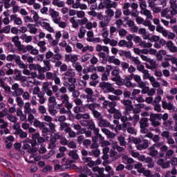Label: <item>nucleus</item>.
Masks as SVG:
<instances>
[{"mask_svg": "<svg viewBox=\"0 0 177 177\" xmlns=\"http://www.w3.org/2000/svg\"><path fill=\"white\" fill-rule=\"evenodd\" d=\"M144 48H151L153 46V44L151 43H146V41H142L140 43Z\"/></svg>", "mask_w": 177, "mask_h": 177, "instance_id": "obj_37", "label": "nucleus"}, {"mask_svg": "<svg viewBox=\"0 0 177 177\" xmlns=\"http://www.w3.org/2000/svg\"><path fill=\"white\" fill-rule=\"evenodd\" d=\"M148 63H149V64L151 66V67H152V68H153V70L157 69V65L156 64V60L149 59V61H148Z\"/></svg>", "mask_w": 177, "mask_h": 177, "instance_id": "obj_24", "label": "nucleus"}, {"mask_svg": "<svg viewBox=\"0 0 177 177\" xmlns=\"http://www.w3.org/2000/svg\"><path fill=\"white\" fill-rule=\"evenodd\" d=\"M115 24H116L118 28H121V26H122V24H124V22L122 21V19H118L115 21Z\"/></svg>", "mask_w": 177, "mask_h": 177, "instance_id": "obj_42", "label": "nucleus"}, {"mask_svg": "<svg viewBox=\"0 0 177 177\" xmlns=\"http://www.w3.org/2000/svg\"><path fill=\"white\" fill-rule=\"evenodd\" d=\"M86 41H88V42H100V37H96L94 39L92 38H86Z\"/></svg>", "mask_w": 177, "mask_h": 177, "instance_id": "obj_32", "label": "nucleus"}, {"mask_svg": "<svg viewBox=\"0 0 177 177\" xmlns=\"http://www.w3.org/2000/svg\"><path fill=\"white\" fill-rule=\"evenodd\" d=\"M104 5L106 9H111V8H113L111 0H104Z\"/></svg>", "mask_w": 177, "mask_h": 177, "instance_id": "obj_14", "label": "nucleus"}, {"mask_svg": "<svg viewBox=\"0 0 177 177\" xmlns=\"http://www.w3.org/2000/svg\"><path fill=\"white\" fill-rule=\"evenodd\" d=\"M78 60V57L76 55H71V63H75Z\"/></svg>", "mask_w": 177, "mask_h": 177, "instance_id": "obj_53", "label": "nucleus"}, {"mask_svg": "<svg viewBox=\"0 0 177 177\" xmlns=\"http://www.w3.org/2000/svg\"><path fill=\"white\" fill-rule=\"evenodd\" d=\"M48 106V111L50 115H52V117H55V115L57 114V110L55 109L56 106H57V102L50 104Z\"/></svg>", "mask_w": 177, "mask_h": 177, "instance_id": "obj_2", "label": "nucleus"}, {"mask_svg": "<svg viewBox=\"0 0 177 177\" xmlns=\"http://www.w3.org/2000/svg\"><path fill=\"white\" fill-rule=\"evenodd\" d=\"M24 91L21 88H19L16 91H15V96H21L23 95V93Z\"/></svg>", "mask_w": 177, "mask_h": 177, "instance_id": "obj_28", "label": "nucleus"}, {"mask_svg": "<svg viewBox=\"0 0 177 177\" xmlns=\"http://www.w3.org/2000/svg\"><path fill=\"white\" fill-rule=\"evenodd\" d=\"M142 145L144 149H147V147H149V140H143V142Z\"/></svg>", "mask_w": 177, "mask_h": 177, "instance_id": "obj_61", "label": "nucleus"}, {"mask_svg": "<svg viewBox=\"0 0 177 177\" xmlns=\"http://www.w3.org/2000/svg\"><path fill=\"white\" fill-rule=\"evenodd\" d=\"M143 174H144L145 176L151 177V171L149 169L145 170Z\"/></svg>", "mask_w": 177, "mask_h": 177, "instance_id": "obj_56", "label": "nucleus"}, {"mask_svg": "<svg viewBox=\"0 0 177 177\" xmlns=\"http://www.w3.org/2000/svg\"><path fill=\"white\" fill-rule=\"evenodd\" d=\"M59 114H68L69 118H74V115H73V113H71V111H67L66 110V108H62L59 111Z\"/></svg>", "mask_w": 177, "mask_h": 177, "instance_id": "obj_10", "label": "nucleus"}, {"mask_svg": "<svg viewBox=\"0 0 177 177\" xmlns=\"http://www.w3.org/2000/svg\"><path fill=\"white\" fill-rule=\"evenodd\" d=\"M91 59V54H86L82 56V62L85 63V62H88Z\"/></svg>", "mask_w": 177, "mask_h": 177, "instance_id": "obj_25", "label": "nucleus"}, {"mask_svg": "<svg viewBox=\"0 0 177 177\" xmlns=\"http://www.w3.org/2000/svg\"><path fill=\"white\" fill-rule=\"evenodd\" d=\"M48 103H50V104L56 103V97H50L48 98Z\"/></svg>", "mask_w": 177, "mask_h": 177, "instance_id": "obj_60", "label": "nucleus"}, {"mask_svg": "<svg viewBox=\"0 0 177 177\" xmlns=\"http://www.w3.org/2000/svg\"><path fill=\"white\" fill-rule=\"evenodd\" d=\"M127 44H128V41H127V40L122 39L119 41L118 46H120V47L125 46V45H127Z\"/></svg>", "mask_w": 177, "mask_h": 177, "instance_id": "obj_43", "label": "nucleus"}, {"mask_svg": "<svg viewBox=\"0 0 177 177\" xmlns=\"http://www.w3.org/2000/svg\"><path fill=\"white\" fill-rule=\"evenodd\" d=\"M158 165H160L162 168V169H167V168H169L171 165H169V161L165 162L164 159H159L157 162Z\"/></svg>", "mask_w": 177, "mask_h": 177, "instance_id": "obj_3", "label": "nucleus"}, {"mask_svg": "<svg viewBox=\"0 0 177 177\" xmlns=\"http://www.w3.org/2000/svg\"><path fill=\"white\" fill-rule=\"evenodd\" d=\"M127 33L128 32L127 31V30L124 28H122L121 30L119 31L120 37H125V35H127Z\"/></svg>", "mask_w": 177, "mask_h": 177, "instance_id": "obj_38", "label": "nucleus"}, {"mask_svg": "<svg viewBox=\"0 0 177 177\" xmlns=\"http://www.w3.org/2000/svg\"><path fill=\"white\" fill-rule=\"evenodd\" d=\"M91 64H97V62H99V60L97 59V58L96 57H93L92 59L90 60Z\"/></svg>", "mask_w": 177, "mask_h": 177, "instance_id": "obj_57", "label": "nucleus"}, {"mask_svg": "<svg viewBox=\"0 0 177 177\" xmlns=\"http://www.w3.org/2000/svg\"><path fill=\"white\" fill-rule=\"evenodd\" d=\"M54 60H62V55L60 53L54 54Z\"/></svg>", "mask_w": 177, "mask_h": 177, "instance_id": "obj_52", "label": "nucleus"}, {"mask_svg": "<svg viewBox=\"0 0 177 177\" xmlns=\"http://www.w3.org/2000/svg\"><path fill=\"white\" fill-rule=\"evenodd\" d=\"M8 127V122H5L3 119L0 118V128L1 129H5V128H7Z\"/></svg>", "mask_w": 177, "mask_h": 177, "instance_id": "obj_21", "label": "nucleus"}, {"mask_svg": "<svg viewBox=\"0 0 177 177\" xmlns=\"http://www.w3.org/2000/svg\"><path fill=\"white\" fill-rule=\"evenodd\" d=\"M32 12H34V16H33L34 21L35 22L38 21V20H39V15H38V13L36 11L32 10Z\"/></svg>", "mask_w": 177, "mask_h": 177, "instance_id": "obj_40", "label": "nucleus"}, {"mask_svg": "<svg viewBox=\"0 0 177 177\" xmlns=\"http://www.w3.org/2000/svg\"><path fill=\"white\" fill-rule=\"evenodd\" d=\"M149 41H151V42H157L160 41V36L153 35L149 38Z\"/></svg>", "mask_w": 177, "mask_h": 177, "instance_id": "obj_26", "label": "nucleus"}, {"mask_svg": "<svg viewBox=\"0 0 177 177\" xmlns=\"http://www.w3.org/2000/svg\"><path fill=\"white\" fill-rule=\"evenodd\" d=\"M122 159L123 160H127V164H133L134 160H133V158H128V156H124L122 157Z\"/></svg>", "mask_w": 177, "mask_h": 177, "instance_id": "obj_33", "label": "nucleus"}, {"mask_svg": "<svg viewBox=\"0 0 177 177\" xmlns=\"http://www.w3.org/2000/svg\"><path fill=\"white\" fill-rule=\"evenodd\" d=\"M73 162H75V161L73 160H71V159H68V160H66L65 164L69 167V169H73V168L76 166H75V165H73V166H71Z\"/></svg>", "mask_w": 177, "mask_h": 177, "instance_id": "obj_16", "label": "nucleus"}, {"mask_svg": "<svg viewBox=\"0 0 177 177\" xmlns=\"http://www.w3.org/2000/svg\"><path fill=\"white\" fill-rule=\"evenodd\" d=\"M103 140H104V137L102 136V134H100V136L95 135V136L92 137L93 143H97V142H100V143H103Z\"/></svg>", "mask_w": 177, "mask_h": 177, "instance_id": "obj_5", "label": "nucleus"}, {"mask_svg": "<svg viewBox=\"0 0 177 177\" xmlns=\"http://www.w3.org/2000/svg\"><path fill=\"white\" fill-rule=\"evenodd\" d=\"M99 127H110V123L104 119H102L98 123Z\"/></svg>", "mask_w": 177, "mask_h": 177, "instance_id": "obj_13", "label": "nucleus"}, {"mask_svg": "<svg viewBox=\"0 0 177 177\" xmlns=\"http://www.w3.org/2000/svg\"><path fill=\"white\" fill-rule=\"evenodd\" d=\"M121 117H122V114L121 112H120V111H118V109H117L114 113L113 118H115V120H120Z\"/></svg>", "mask_w": 177, "mask_h": 177, "instance_id": "obj_22", "label": "nucleus"}, {"mask_svg": "<svg viewBox=\"0 0 177 177\" xmlns=\"http://www.w3.org/2000/svg\"><path fill=\"white\" fill-rule=\"evenodd\" d=\"M27 27H28V28H29V30H30L29 32L30 34H37V31H38V29L37 28H34L32 26V24H28L27 25Z\"/></svg>", "mask_w": 177, "mask_h": 177, "instance_id": "obj_12", "label": "nucleus"}, {"mask_svg": "<svg viewBox=\"0 0 177 177\" xmlns=\"http://www.w3.org/2000/svg\"><path fill=\"white\" fill-rule=\"evenodd\" d=\"M13 129H15V135H20L23 132V129H20V124H14Z\"/></svg>", "mask_w": 177, "mask_h": 177, "instance_id": "obj_8", "label": "nucleus"}, {"mask_svg": "<svg viewBox=\"0 0 177 177\" xmlns=\"http://www.w3.org/2000/svg\"><path fill=\"white\" fill-rule=\"evenodd\" d=\"M125 168V166L122 164H120L116 167V171H122Z\"/></svg>", "mask_w": 177, "mask_h": 177, "instance_id": "obj_62", "label": "nucleus"}, {"mask_svg": "<svg viewBox=\"0 0 177 177\" xmlns=\"http://www.w3.org/2000/svg\"><path fill=\"white\" fill-rule=\"evenodd\" d=\"M115 19H120V17H121V15H122V12H121V10H117L115 12Z\"/></svg>", "mask_w": 177, "mask_h": 177, "instance_id": "obj_45", "label": "nucleus"}, {"mask_svg": "<svg viewBox=\"0 0 177 177\" xmlns=\"http://www.w3.org/2000/svg\"><path fill=\"white\" fill-rule=\"evenodd\" d=\"M108 99H109V100H111L112 102H115V100H120V97H117L113 95H109L108 97Z\"/></svg>", "mask_w": 177, "mask_h": 177, "instance_id": "obj_29", "label": "nucleus"}, {"mask_svg": "<svg viewBox=\"0 0 177 177\" xmlns=\"http://www.w3.org/2000/svg\"><path fill=\"white\" fill-rule=\"evenodd\" d=\"M60 71H67V65L66 64L60 66Z\"/></svg>", "mask_w": 177, "mask_h": 177, "instance_id": "obj_64", "label": "nucleus"}, {"mask_svg": "<svg viewBox=\"0 0 177 177\" xmlns=\"http://www.w3.org/2000/svg\"><path fill=\"white\" fill-rule=\"evenodd\" d=\"M44 59H45V55L44 54L38 55L37 57V62H44Z\"/></svg>", "mask_w": 177, "mask_h": 177, "instance_id": "obj_48", "label": "nucleus"}, {"mask_svg": "<svg viewBox=\"0 0 177 177\" xmlns=\"http://www.w3.org/2000/svg\"><path fill=\"white\" fill-rule=\"evenodd\" d=\"M105 13L108 15L109 17H113L114 16V10L111 9H108L107 10L105 11Z\"/></svg>", "mask_w": 177, "mask_h": 177, "instance_id": "obj_35", "label": "nucleus"}, {"mask_svg": "<svg viewBox=\"0 0 177 177\" xmlns=\"http://www.w3.org/2000/svg\"><path fill=\"white\" fill-rule=\"evenodd\" d=\"M170 162L173 167H176L177 165V158H172Z\"/></svg>", "mask_w": 177, "mask_h": 177, "instance_id": "obj_49", "label": "nucleus"}, {"mask_svg": "<svg viewBox=\"0 0 177 177\" xmlns=\"http://www.w3.org/2000/svg\"><path fill=\"white\" fill-rule=\"evenodd\" d=\"M84 92L87 93V96H93V90L91 88H86Z\"/></svg>", "mask_w": 177, "mask_h": 177, "instance_id": "obj_27", "label": "nucleus"}, {"mask_svg": "<svg viewBox=\"0 0 177 177\" xmlns=\"http://www.w3.org/2000/svg\"><path fill=\"white\" fill-rule=\"evenodd\" d=\"M118 140L120 142V146H126L127 145V141H125V138L123 136H119Z\"/></svg>", "mask_w": 177, "mask_h": 177, "instance_id": "obj_18", "label": "nucleus"}, {"mask_svg": "<svg viewBox=\"0 0 177 177\" xmlns=\"http://www.w3.org/2000/svg\"><path fill=\"white\" fill-rule=\"evenodd\" d=\"M99 88L103 91V93H113L116 96H120L122 94V91L120 89H116L113 87V84L109 82H100Z\"/></svg>", "mask_w": 177, "mask_h": 177, "instance_id": "obj_1", "label": "nucleus"}, {"mask_svg": "<svg viewBox=\"0 0 177 177\" xmlns=\"http://www.w3.org/2000/svg\"><path fill=\"white\" fill-rule=\"evenodd\" d=\"M33 148H30L28 150V153L30 154H34V153H37L38 151V149L35 147H32Z\"/></svg>", "mask_w": 177, "mask_h": 177, "instance_id": "obj_44", "label": "nucleus"}, {"mask_svg": "<svg viewBox=\"0 0 177 177\" xmlns=\"http://www.w3.org/2000/svg\"><path fill=\"white\" fill-rule=\"evenodd\" d=\"M54 54L52 51H48L46 53V59L47 60H50L51 57H53Z\"/></svg>", "mask_w": 177, "mask_h": 177, "instance_id": "obj_30", "label": "nucleus"}, {"mask_svg": "<svg viewBox=\"0 0 177 177\" xmlns=\"http://www.w3.org/2000/svg\"><path fill=\"white\" fill-rule=\"evenodd\" d=\"M84 16H85V12H84V11H78L77 12V17L79 19H82V17H84Z\"/></svg>", "mask_w": 177, "mask_h": 177, "instance_id": "obj_47", "label": "nucleus"}, {"mask_svg": "<svg viewBox=\"0 0 177 177\" xmlns=\"http://www.w3.org/2000/svg\"><path fill=\"white\" fill-rule=\"evenodd\" d=\"M43 63L45 66V68L46 69L47 71H50L51 67H50V59H44L43 61Z\"/></svg>", "mask_w": 177, "mask_h": 177, "instance_id": "obj_11", "label": "nucleus"}, {"mask_svg": "<svg viewBox=\"0 0 177 177\" xmlns=\"http://www.w3.org/2000/svg\"><path fill=\"white\" fill-rule=\"evenodd\" d=\"M46 125H48L49 128H50V133H55V124H53V122H49L48 124H46Z\"/></svg>", "mask_w": 177, "mask_h": 177, "instance_id": "obj_20", "label": "nucleus"}, {"mask_svg": "<svg viewBox=\"0 0 177 177\" xmlns=\"http://www.w3.org/2000/svg\"><path fill=\"white\" fill-rule=\"evenodd\" d=\"M77 22L79 24V26H84V24H86V23H88V18L84 17L82 20L78 19Z\"/></svg>", "mask_w": 177, "mask_h": 177, "instance_id": "obj_23", "label": "nucleus"}, {"mask_svg": "<svg viewBox=\"0 0 177 177\" xmlns=\"http://www.w3.org/2000/svg\"><path fill=\"white\" fill-rule=\"evenodd\" d=\"M49 13L52 19H57L59 17V12L55 10L53 8L49 9Z\"/></svg>", "mask_w": 177, "mask_h": 177, "instance_id": "obj_9", "label": "nucleus"}, {"mask_svg": "<svg viewBox=\"0 0 177 177\" xmlns=\"http://www.w3.org/2000/svg\"><path fill=\"white\" fill-rule=\"evenodd\" d=\"M149 156H151V157H156L157 156H158V151L156 150L155 151H151L149 152Z\"/></svg>", "mask_w": 177, "mask_h": 177, "instance_id": "obj_58", "label": "nucleus"}, {"mask_svg": "<svg viewBox=\"0 0 177 177\" xmlns=\"http://www.w3.org/2000/svg\"><path fill=\"white\" fill-rule=\"evenodd\" d=\"M14 60L16 63V64H20L21 59H20V56L19 55H15V57L14 58Z\"/></svg>", "mask_w": 177, "mask_h": 177, "instance_id": "obj_55", "label": "nucleus"}, {"mask_svg": "<svg viewBox=\"0 0 177 177\" xmlns=\"http://www.w3.org/2000/svg\"><path fill=\"white\" fill-rule=\"evenodd\" d=\"M127 113H128L129 111H132V110H133V105H127L126 106V109H125Z\"/></svg>", "mask_w": 177, "mask_h": 177, "instance_id": "obj_63", "label": "nucleus"}, {"mask_svg": "<svg viewBox=\"0 0 177 177\" xmlns=\"http://www.w3.org/2000/svg\"><path fill=\"white\" fill-rule=\"evenodd\" d=\"M143 14L145 15V16H147L148 17V19L153 20V15H151V12H150V10L145 9L144 10Z\"/></svg>", "mask_w": 177, "mask_h": 177, "instance_id": "obj_19", "label": "nucleus"}, {"mask_svg": "<svg viewBox=\"0 0 177 177\" xmlns=\"http://www.w3.org/2000/svg\"><path fill=\"white\" fill-rule=\"evenodd\" d=\"M77 150H73L69 151V157H72L73 160H78V158H80V156H78V153H77Z\"/></svg>", "mask_w": 177, "mask_h": 177, "instance_id": "obj_7", "label": "nucleus"}, {"mask_svg": "<svg viewBox=\"0 0 177 177\" xmlns=\"http://www.w3.org/2000/svg\"><path fill=\"white\" fill-rule=\"evenodd\" d=\"M33 48H34V46H32V45H28V46H25L24 53H26L27 52H31Z\"/></svg>", "mask_w": 177, "mask_h": 177, "instance_id": "obj_31", "label": "nucleus"}, {"mask_svg": "<svg viewBox=\"0 0 177 177\" xmlns=\"http://www.w3.org/2000/svg\"><path fill=\"white\" fill-rule=\"evenodd\" d=\"M16 57V55L10 54L6 57L7 62H12V60H15Z\"/></svg>", "mask_w": 177, "mask_h": 177, "instance_id": "obj_36", "label": "nucleus"}, {"mask_svg": "<svg viewBox=\"0 0 177 177\" xmlns=\"http://www.w3.org/2000/svg\"><path fill=\"white\" fill-rule=\"evenodd\" d=\"M174 154V150L169 149L166 151V158H169Z\"/></svg>", "mask_w": 177, "mask_h": 177, "instance_id": "obj_41", "label": "nucleus"}, {"mask_svg": "<svg viewBox=\"0 0 177 177\" xmlns=\"http://www.w3.org/2000/svg\"><path fill=\"white\" fill-rule=\"evenodd\" d=\"M84 27L82 26L80 28V32L78 33V37L80 39H82V38H84V37H85V34L86 32V30H84V32H82V30H84Z\"/></svg>", "mask_w": 177, "mask_h": 177, "instance_id": "obj_15", "label": "nucleus"}, {"mask_svg": "<svg viewBox=\"0 0 177 177\" xmlns=\"http://www.w3.org/2000/svg\"><path fill=\"white\" fill-rule=\"evenodd\" d=\"M162 107L165 110H173L174 109V104H172L171 102H167V101H162Z\"/></svg>", "mask_w": 177, "mask_h": 177, "instance_id": "obj_4", "label": "nucleus"}, {"mask_svg": "<svg viewBox=\"0 0 177 177\" xmlns=\"http://www.w3.org/2000/svg\"><path fill=\"white\" fill-rule=\"evenodd\" d=\"M68 147L70 149H77V144L75 143V142L74 141H71L68 144Z\"/></svg>", "mask_w": 177, "mask_h": 177, "instance_id": "obj_34", "label": "nucleus"}, {"mask_svg": "<svg viewBox=\"0 0 177 177\" xmlns=\"http://www.w3.org/2000/svg\"><path fill=\"white\" fill-rule=\"evenodd\" d=\"M161 136H162V138H166V139H168L169 138V131H163L161 134Z\"/></svg>", "mask_w": 177, "mask_h": 177, "instance_id": "obj_50", "label": "nucleus"}, {"mask_svg": "<svg viewBox=\"0 0 177 177\" xmlns=\"http://www.w3.org/2000/svg\"><path fill=\"white\" fill-rule=\"evenodd\" d=\"M39 111H40L41 114H45V113H46V109L44 105H40L39 106Z\"/></svg>", "mask_w": 177, "mask_h": 177, "instance_id": "obj_39", "label": "nucleus"}, {"mask_svg": "<svg viewBox=\"0 0 177 177\" xmlns=\"http://www.w3.org/2000/svg\"><path fill=\"white\" fill-rule=\"evenodd\" d=\"M149 119L147 118H142L140 120V128H147L149 127Z\"/></svg>", "mask_w": 177, "mask_h": 177, "instance_id": "obj_6", "label": "nucleus"}, {"mask_svg": "<svg viewBox=\"0 0 177 177\" xmlns=\"http://www.w3.org/2000/svg\"><path fill=\"white\" fill-rule=\"evenodd\" d=\"M15 23L17 24V26H20L23 21H21V18L17 17L15 20Z\"/></svg>", "mask_w": 177, "mask_h": 177, "instance_id": "obj_59", "label": "nucleus"}, {"mask_svg": "<svg viewBox=\"0 0 177 177\" xmlns=\"http://www.w3.org/2000/svg\"><path fill=\"white\" fill-rule=\"evenodd\" d=\"M168 57H171L170 62H171L172 64H176L177 63V58L175 57H172V55H167Z\"/></svg>", "mask_w": 177, "mask_h": 177, "instance_id": "obj_46", "label": "nucleus"}, {"mask_svg": "<svg viewBox=\"0 0 177 177\" xmlns=\"http://www.w3.org/2000/svg\"><path fill=\"white\" fill-rule=\"evenodd\" d=\"M84 139H85V137L84 136H80L77 137V142L79 145H82V142H84Z\"/></svg>", "mask_w": 177, "mask_h": 177, "instance_id": "obj_54", "label": "nucleus"}, {"mask_svg": "<svg viewBox=\"0 0 177 177\" xmlns=\"http://www.w3.org/2000/svg\"><path fill=\"white\" fill-rule=\"evenodd\" d=\"M60 143L62 145V146H67V145H68V141L66 138H61Z\"/></svg>", "mask_w": 177, "mask_h": 177, "instance_id": "obj_51", "label": "nucleus"}, {"mask_svg": "<svg viewBox=\"0 0 177 177\" xmlns=\"http://www.w3.org/2000/svg\"><path fill=\"white\" fill-rule=\"evenodd\" d=\"M16 102L19 107H23L24 106V102H23V99L21 97H17Z\"/></svg>", "mask_w": 177, "mask_h": 177, "instance_id": "obj_17", "label": "nucleus"}]
</instances>
